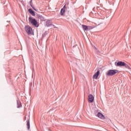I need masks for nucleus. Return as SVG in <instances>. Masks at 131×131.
Instances as JSON below:
<instances>
[{"mask_svg":"<svg viewBox=\"0 0 131 131\" xmlns=\"http://www.w3.org/2000/svg\"><path fill=\"white\" fill-rule=\"evenodd\" d=\"M125 62H122V61H119L117 63V66L121 67V66H124V63Z\"/></svg>","mask_w":131,"mask_h":131,"instance_id":"nucleus-8","label":"nucleus"},{"mask_svg":"<svg viewBox=\"0 0 131 131\" xmlns=\"http://www.w3.org/2000/svg\"><path fill=\"white\" fill-rule=\"evenodd\" d=\"M30 6L31 7V8H32V9H33V10H34V11H36V12H37V9L34 8V7H33V5L32 3V0H31L30 1Z\"/></svg>","mask_w":131,"mask_h":131,"instance_id":"nucleus-11","label":"nucleus"},{"mask_svg":"<svg viewBox=\"0 0 131 131\" xmlns=\"http://www.w3.org/2000/svg\"><path fill=\"white\" fill-rule=\"evenodd\" d=\"M94 96H93V95L92 94H90L88 96V101L89 102V103H93V102H94Z\"/></svg>","mask_w":131,"mask_h":131,"instance_id":"nucleus-4","label":"nucleus"},{"mask_svg":"<svg viewBox=\"0 0 131 131\" xmlns=\"http://www.w3.org/2000/svg\"><path fill=\"white\" fill-rule=\"evenodd\" d=\"M124 67H125V68H127V69H130V67H129V66H128V64H126L125 62L124 64Z\"/></svg>","mask_w":131,"mask_h":131,"instance_id":"nucleus-16","label":"nucleus"},{"mask_svg":"<svg viewBox=\"0 0 131 131\" xmlns=\"http://www.w3.org/2000/svg\"><path fill=\"white\" fill-rule=\"evenodd\" d=\"M64 9L65 12H68L69 13V7H67L66 5H64V6L63 7Z\"/></svg>","mask_w":131,"mask_h":131,"instance_id":"nucleus-13","label":"nucleus"},{"mask_svg":"<svg viewBox=\"0 0 131 131\" xmlns=\"http://www.w3.org/2000/svg\"><path fill=\"white\" fill-rule=\"evenodd\" d=\"M97 116L99 118H101V119H105V116L101 113H98Z\"/></svg>","mask_w":131,"mask_h":131,"instance_id":"nucleus-7","label":"nucleus"},{"mask_svg":"<svg viewBox=\"0 0 131 131\" xmlns=\"http://www.w3.org/2000/svg\"><path fill=\"white\" fill-rule=\"evenodd\" d=\"M100 75V71H98L93 76L94 78H95L96 79H97V78H98V77L99 76V75Z\"/></svg>","mask_w":131,"mask_h":131,"instance_id":"nucleus-9","label":"nucleus"},{"mask_svg":"<svg viewBox=\"0 0 131 131\" xmlns=\"http://www.w3.org/2000/svg\"><path fill=\"white\" fill-rule=\"evenodd\" d=\"M28 11L29 12L30 14L32 15V16H35V12L33 11L32 9H29Z\"/></svg>","mask_w":131,"mask_h":131,"instance_id":"nucleus-10","label":"nucleus"},{"mask_svg":"<svg viewBox=\"0 0 131 131\" xmlns=\"http://www.w3.org/2000/svg\"><path fill=\"white\" fill-rule=\"evenodd\" d=\"M25 29L28 34H32V33H33L32 28L30 26H26L25 27Z\"/></svg>","mask_w":131,"mask_h":131,"instance_id":"nucleus-3","label":"nucleus"},{"mask_svg":"<svg viewBox=\"0 0 131 131\" xmlns=\"http://www.w3.org/2000/svg\"><path fill=\"white\" fill-rule=\"evenodd\" d=\"M27 127H28V130H29V128H30V121H29V120H27Z\"/></svg>","mask_w":131,"mask_h":131,"instance_id":"nucleus-14","label":"nucleus"},{"mask_svg":"<svg viewBox=\"0 0 131 131\" xmlns=\"http://www.w3.org/2000/svg\"><path fill=\"white\" fill-rule=\"evenodd\" d=\"M93 28H94L93 26H88V30H91L93 29Z\"/></svg>","mask_w":131,"mask_h":131,"instance_id":"nucleus-18","label":"nucleus"},{"mask_svg":"<svg viewBox=\"0 0 131 131\" xmlns=\"http://www.w3.org/2000/svg\"><path fill=\"white\" fill-rule=\"evenodd\" d=\"M82 27L83 30L88 31V26L82 25Z\"/></svg>","mask_w":131,"mask_h":131,"instance_id":"nucleus-15","label":"nucleus"},{"mask_svg":"<svg viewBox=\"0 0 131 131\" xmlns=\"http://www.w3.org/2000/svg\"><path fill=\"white\" fill-rule=\"evenodd\" d=\"M116 73H118V70H109L106 73V75H107V76H113V75H115Z\"/></svg>","mask_w":131,"mask_h":131,"instance_id":"nucleus-2","label":"nucleus"},{"mask_svg":"<svg viewBox=\"0 0 131 131\" xmlns=\"http://www.w3.org/2000/svg\"><path fill=\"white\" fill-rule=\"evenodd\" d=\"M65 9L63 8V7L61 9L60 15H61V16H63L64 13H65Z\"/></svg>","mask_w":131,"mask_h":131,"instance_id":"nucleus-12","label":"nucleus"},{"mask_svg":"<svg viewBox=\"0 0 131 131\" xmlns=\"http://www.w3.org/2000/svg\"><path fill=\"white\" fill-rule=\"evenodd\" d=\"M46 26L47 27H50V26H53L55 28V25L52 24V21L51 20H48L46 21Z\"/></svg>","mask_w":131,"mask_h":131,"instance_id":"nucleus-5","label":"nucleus"},{"mask_svg":"<svg viewBox=\"0 0 131 131\" xmlns=\"http://www.w3.org/2000/svg\"><path fill=\"white\" fill-rule=\"evenodd\" d=\"M29 22H30L31 24H32L33 26H35V27H38V26H39V25L37 24V20L35 18H32L31 16L29 17Z\"/></svg>","mask_w":131,"mask_h":131,"instance_id":"nucleus-1","label":"nucleus"},{"mask_svg":"<svg viewBox=\"0 0 131 131\" xmlns=\"http://www.w3.org/2000/svg\"><path fill=\"white\" fill-rule=\"evenodd\" d=\"M22 106V104H21V103L17 102V108H20Z\"/></svg>","mask_w":131,"mask_h":131,"instance_id":"nucleus-17","label":"nucleus"},{"mask_svg":"<svg viewBox=\"0 0 131 131\" xmlns=\"http://www.w3.org/2000/svg\"><path fill=\"white\" fill-rule=\"evenodd\" d=\"M37 17L38 19H39L40 21H46V18H45L42 15H40L39 14H38L37 15Z\"/></svg>","mask_w":131,"mask_h":131,"instance_id":"nucleus-6","label":"nucleus"}]
</instances>
